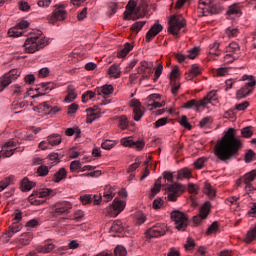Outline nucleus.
<instances>
[{"instance_id": "obj_64", "label": "nucleus", "mask_w": 256, "mask_h": 256, "mask_svg": "<svg viewBox=\"0 0 256 256\" xmlns=\"http://www.w3.org/2000/svg\"><path fill=\"white\" fill-rule=\"evenodd\" d=\"M185 251H193V238L188 237L186 243L184 244Z\"/></svg>"}, {"instance_id": "obj_16", "label": "nucleus", "mask_w": 256, "mask_h": 256, "mask_svg": "<svg viewBox=\"0 0 256 256\" xmlns=\"http://www.w3.org/2000/svg\"><path fill=\"white\" fill-rule=\"evenodd\" d=\"M256 179V170H252L251 172L247 173L244 175L243 178H241L242 183H244L245 186V191L249 193V191H253V181Z\"/></svg>"}, {"instance_id": "obj_32", "label": "nucleus", "mask_w": 256, "mask_h": 256, "mask_svg": "<svg viewBox=\"0 0 256 256\" xmlns=\"http://www.w3.org/2000/svg\"><path fill=\"white\" fill-rule=\"evenodd\" d=\"M112 233H123L125 231V228L123 227V222L120 220H116L113 222L111 226Z\"/></svg>"}, {"instance_id": "obj_19", "label": "nucleus", "mask_w": 256, "mask_h": 256, "mask_svg": "<svg viewBox=\"0 0 256 256\" xmlns=\"http://www.w3.org/2000/svg\"><path fill=\"white\" fill-rule=\"evenodd\" d=\"M163 31V26L161 24H154L149 31L146 33V41L147 43H150V41H153L154 37H157L159 33Z\"/></svg>"}, {"instance_id": "obj_53", "label": "nucleus", "mask_w": 256, "mask_h": 256, "mask_svg": "<svg viewBox=\"0 0 256 256\" xmlns=\"http://www.w3.org/2000/svg\"><path fill=\"white\" fill-rule=\"evenodd\" d=\"M118 119L120 129L125 130L129 127V119H127V116H120Z\"/></svg>"}, {"instance_id": "obj_11", "label": "nucleus", "mask_w": 256, "mask_h": 256, "mask_svg": "<svg viewBox=\"0 0 256 256\" xmlns=\"http://www.w3.org/2000/svg\"><path fill=\"white\" fill-rule=\"evenodd\" d=\"M183 27H185V19L181 16H172L169 20L168 33L177 37Z\"/></svg>"}, {"instance_id": "obj_29", "label": "nucleus", "mask_w": 256, "mask_h": 256, "mask_svg": "<svg viewBox=\"0 0 256 256\" xmlns=\"http://www.w3.org/2000/svg\"><path fill=\"white\" fill-rule=\"evenodd\" d=\"M34 111H38V113H45V115H49L51 113V106H49L48 102H43L40 103L38 106H35Z\"/></svg>"}, {"instance_id": "obj_4", "label": "nucleus", "mask_w": 256, "mask_h": 256, "mask_svg": "<svg viewBox=\"0 0 256 256\" xmlns=\"http://www.w3.org/2000/svg\"><path fill=\"white\" fill-rule=\"evenodd\" d=\"M148 7L149 5L147 4V2H142L137 7V2H135V0H130L126 5L124 19L126 21H129L131 19L132 21H137V19H141V17H144L146 15Z\"/></svg>"}, {"instance_id": "obj_28", "label": "nucleus", "mask_w": 256, "mask_h": 256, "mask_svg": "<svg viewBox=\"0 0 256 256\" xmlns=\"http://www.w3.org/2000/svg\"><path fill=\"white\" fill-rule=\"evenodd\" d=\"M253 93V88H250L249 86H244L237 91L236 95L238 99H245V97H249L250 94Z\"/></svg>"}, {"instance_id": "obj_60", "label": "nucleus", "mask_w": 256, "mask_h": 256, "mask_svg": "<svg viewBox=\"0 0 256 256\" xmlns=\"http://www.w3.org/2000/svg\"><path fill=\"white\" fill-rule=\"evenodd\" d=\"M205 161H207V158H205V157L198 158L194 162L195 169H203V166L205 165Z\"/></svg>"}, {"instance_id": "obj_6", "label": "nucleus", "mask_w": 256, "mask_h": 256, "mask_svg": "<svg viewBox=\"0 0 256 256\" xmlns=\"http://www.w3.org/2000/svg\"><path fill=\"white\" fill-rule=\"evenodd\" d=\"M53 193V190L49 188H43L40 191H34L32 195L28 197L29 203L31 205H43L47 201V197Z\"/></svg>"}, {"instance_id": "obj_27", "label": "nucleus", "mask_w": 256, "mask_h": 256, "mask_svg": "<svg viewBox=\"0 0 256 256\" xmlns=\"http://www.w3.org/2000/svg\"><path fill=\"white\" fill-rule=\"evenodd\" d=\"M192 172L189 168L185 167L177 172V179L178 181H183V179H191Z\"/></svg>"}, {"instance_id": "obj_2", "label": "nucleus", "mask_w": 256, "mask_h": 256, "mask_svg": "<svg viewBox=\"0 0 256 256\" xmlns=\"http://www.w3.org/2000/svg\"><path fill=\"white\" fill-rule=\"evenodd\" d=\"M163 181H168V183H172L168 185L165 188L166 191V199L169 201H172V203H175L177 201V198L181 196V193H183V186L178 183H173V174L171 172H164L163 178H158L154 184V187L151 189V196L155 197L159 191H161V183Z\"/></svg>"}, {"instance_id": "obj_40", "label": "nucleus", "mask_w": 256, "mask_h": 256, "mask_svg": "<svg viewBox=\"0 0 256 256\" xmlns=\"http://www.w3.org/2000/svg\"><path fill=\"white\" fill-rule=\"evenodd\" d=\"M243 81H247L245 83L246 87H249L250 89H253V87L256 85V80L254 76L244 75L242 77Z\"/></svg>"}, {"instance_id": "obj_15", "label": "nucleus", "mask_w": 256, "mask_h": 256, "mask_svg": "<svg viewBox=\"0 0 256 256\" xmlns=\"http://www.w3.org/2000/svg\"><path fill=\"white\" fill-rule=\"evenodd\" d=\"M120 143L124 147H132L133 149H137V151H141V149L145 147V142L143 140L133 141L132 137L122 138Z\"/></svg>"}, {"instance_id": "obj_13", "label": "nucleus", "mask_w": 256, "mask_h": 256, "mask_svg": "<svg viewBox=\"0 0 256 256\" xmlns=\"http://www.w3.org/2000/svg\"><path fill=\"white\" fill-rule=\"evenodd\" d=\"M165 233H167V225L163 223H158L148 229L146 235L147 237H149V239H151L153 237H163Z\"/></svg>"}, {"instance_id": "obj_57", "label": "nucleus", "mask_w": 256, "mask_h": 256, "mask_svg": "<svg viewBox=\"0 0 256 256\" xmlns=\"http://www.w3.org/2000/svg\"><path fill=\"white\" fill-rule=\"evenodd\" d=\"M114 254L115 256H127V249L123 246H117L114 249Z\"/></svg>"}, {"instance_id": "obj_45", "label": "nucleus", "mask_w": 256, "mask_h": 256, "mask_svg": "<svg viewBox=\"0 0 256 256\" xmlns=\"http://www.w3.org/2000/svg\"><path fill=\"white\" fill-rule=\"evenodd\" d=\"M179 123L182 127H184L185 129H188V131H191V129H193V126L191 125V123H189V120L185 115H182L180 117Z\"/></svg>"}, {"instance_id": "obj_31", "label": "nucleus", "mask_w": 256, "mask_h": 256, "mask_svg": "<svg viewBox=\"0 0 256 256\" xmlns=\"http://www.w3.org/2000/svg\"><path fill=\"white\" fill-rule=\"evenodd\" d=\"M175 58L177 59V61H179V63H187L189 61V59H193V49H190L189 54H187V55L176 54Z\"/></svg>"}, {"instance_id": "obj_55", "label": "nucleus", "mask_w": 256, "mask_h": 256, "mask_svg": "<svg viewBox=\"0 0 256 256\" xmlns=\"http://www.w3.org/2000/svg\"><path fill=\"white\" fill-rule=\"evenodd\" d=\"M44 93H49V91H53V83L47 82V83H42L40 84V88Z\"/></svg>"}, {"instance_id": "obj_35", "label": "nucleus", "mask_w": 256, "mask_h": 256, "mask_svg": "<svg viewBox=\"0 0 256 256\" xmlns=\"http://www.w3.org/2000/svg\"><path fill=\"white\" fill-rule=\"evenodd\" d=\"M220 224L217 221H214L207 229L206 235H213V233H219L221 229L219 228Z\"/></svg>"}, {"instance_id": "obj_47", "label": "nucleus", "mask_w": 256, "mask_h": 256, "mask_svg": "<svg viewBox=\"0 0 256 256\" xmlns=\"http://www.w3.org/2000/svg\"><path fill=\"white\" fill-rule=\"evenodd\" d=\"M226 51L228 53H239L240 51V47L239 44L237 42H231L227 47H226Z\"/></svg>"}, {"instance_id": "obj_44", "label": "nucleus", "mask_w": 256, "mask_h": 256, "mask_svg": "<svg viewBox=\"0 0 256 256\" xmlns=\"http://www.w3.org/2000/svg\"><path fill=\"white\" fill-rule=\"evenodd\" d=\"M145 21H138L135 22L132 26H131V31L133 33H135V35H137V33H139V31H141L143 29V27H145Z\"/></svg>"}, {"instance_id": "obj_63", "label": "nucleus", "mask_w": 256, "mask_h": 256, "mask_svg": "<svg viewBox=\"0 0 256 256\" xmlns=\"http://www.w3.org/2000/svg\"><path fill=\"white\" fill-rule=\"evenodd\" d=\"M102 149H105L106 151H111L113 147H115V143H113L111 140H106L102 142L101 144Z\"/></svg>"}, {"instance_id": "obj_50", "label": "nucleus", "mask_w": 256, "mask_h": 256, "mask_svg": "<svg viewBox=\"0 0 256 256\" xmlns=\"http://www.w3.org/2000/svg\"><path fill=\"white\" fill-rule=\"evenodd\" d=\"M48 165H57L59 163V154L52 153L47 158Z\"/></svg>"}, {"instance_id": "obj_21", "label": "nucleus", "mask_w": 256, "mask_h": 256, "mask_svg": "<svg viewBox=\"0 0 256 256\" xmlns=\"http://www.w3.org/2000/svg\"><path fill=\"white\" fill-rule=\"evenodd\" d=\"M31 241H33V233L32 232H25L17 238L19 247H27V245H29V243H31Z\"/></svg>"}, {"instance_id": "obj_25", "label": "nucleus", "mask_w": 256, "mask_h": 256, "mask_svg": "<svg viewBox=\"0 0 256 256\" xmlns=\"http://www.w3.org/2000/svg\"><path fill=\"white\" fill-rule=\"evenodd\" d=\"M113 197H115V189L110 185L105 186L103 193L104 203H109V201L113 200Z\"/></svg>"}, {"instance_id": "obj_8", "label": "nucleus", "mask_w": 256, "mask_h": 256, "mask_svg": "<svg viewBox=\"0 0 256 256\" xmlns=\"http://www.w3.org/2000/svg\"><path fill=\"white\" fill-rule=\"evenodd\" d=\"M20 76L21 70L18 69H12L8 73L4 74L0 78V93H3L6 87H9V85L12 84L13 81H17V79H19Z\"/></svg>"}, {"instance_id": "obj_61", "label": "nucleus", "mask_w": 256, "mask_h": 256, "mask_svg": "<svg viewBox=\"0 0 256 256\" xmlns=\"http://www.w3.org/2000/svg\"><path fill=\"white\" fill-rule=\"evenodd\" d=\"M255 159V152L253 150H248L245 154V163H252Z\"/></svg>"}, {"instance_id": "obj_54", "label": "nucleus", "mask_w": 256, "mask_h": 256, "mask_svg": "<svg viewBox=\"0 0 256 256\" xmlns=\"http://www.w3.org/2000/svg\"><path fill=\"white\" fill-rule=\"evenodd\" d=\"M81 171V162L78 160H74L70 163V171L75 173V171Z\"/></svg>"}, {"instance_id": "obj_43", "label": "nucleus", "mask_w": 256, "mask_h": 256, "mask_svg": "<svg viewBox=\"0 0 256 256\" xmlns=\"http://www.w3.org/2000/svg\"><path fill=\"white\" fill-rule=\"evenodd\" d=\"M8 35L9 37H21L23 35V31L20 27L15 26L8 31Z\"/></svg>"}, {"instance_id": "obj_51", "label": "nucleus", "mask_w": 256, "mask_h": 256, "mask_svg": "<svg viewBox=\"0 0 256 256\" xmlns=\"http://www.w3.org/2000/svg\"><path fill=\"white\" fill-rule=\"evenodd\" d=\"M95 97H97V90H95V92L87 91L82 95V103H85L86 101H89V99H93Z\"/></svg>"}, {"instance_id": "obj_22", "label": "nucleus", "mask_w": 256, "mask_h": 256, "mask_svg": "<svg viewBox=\"0 0 256 256\" xmlns=\"http://www.w3.org/2000/svg\"><path fill=\"white\" fill-rule=\"evenodd\" d=\"M123 209H125V201L115 198L112 207L108 208V211H114V217H117V215H119Z\"/></svg>"}, {"instance_id": "obj_36", "label": "nucleus", "mask_w": 256, "mask_h": 256, "mask_svg": "<svg viewBox=\"0 0 256 256\" xmlns=\"http://www.w3.org/2000/svg\"><path fill=\"white\" fill-rule=\"evenodd\" d=\"M227 15H241V6L239 4H233L228 8Z\"/></svg>"}, {"instance_id": "obj_38", "label": "nucleus", "mask_w": 256, "mask_h": 256, "mask_svg": "<svg viewBox=\"0 0 256 256\" xmlns=\"http://www.w3.org/2000/svg\"><path fill=\"white\" fill-rule=\"evenodd\" d=\"M22 191H31L32 187H35V183L32 181H29V178H24L22 180Z\"/></svg>"}, {"instance_id": "obj_52", "label": "nucleus", "mask_w": 256, "mask_h": 256, "mask_svg": "<svg viewBox=\"0 0 256 256\" xmlns=\"http://www.w3.org/2000/svg\"><path fill=\"white\" fill-rule=\"evenodd\" d=\"M15 151H17V148H5V146H3L0 153L2 157H11Z\"/></svg>"}, {"instance_id": "obj_59", "label": "nucleus", "mask_w": 256, "mask_h": 256, "mask_svg": "<svg viewBox=\"0 0 256 256\" xmlns=\"http://www.w3.org/2000/svg\"><path fill=\"white\" fill-rule=\"evenodd\" d=\"M226 35L230 39L233 38V37H237V35H239V29H237V28H227L226 29Z\"/></svg>"}, {"instance_id": "obj_33", "label": "nucleus", "mask_w": 256, "mask_h": 256, "mask_svg": "<svg viewBox=\"0 0 256 256\" xmlns=\"http://www.w3.org/2000/svg\"><path fill=\"white\" fill-rule=\"evenodd\" d=\"M108 73L111 77H114V79H119V77H121V68L117 65H112L110 66Z\"/></svg>"}, {"instance_id": "obj_48", "label": "nucleus", "mask_w": 256, "mask_h": 256, "mask_svg": "<svg viewBox=\"0 0 256 256\" xmlns=\"http://www.w3.org/2000/svg\"><path fill=\"white\" fill-rule=\"evenodd\" d=\"M241 135H242V137H245L246 139L253 137V127L248 126V127L242 128Z\"/></svg>"}, {"instance_id": "obj_7", "label": "nucleus", "mask_w": 256, "mask_h": 256, "mask_svg": "<svg viewBox=\"0 0 256 256\" xmlns=\"http://www.w3.org/2000/svg\"><path fill=\"white\" fill-rule=\"evenodd\" d=\"M211 213V202L207 201L200 207L199 214L193 217V227H201Z\"/></svg>"}, {"instance_id": "obj_17", "label": "nucleus", "mask_w": 256, "mask_h": 256, "mask_svg": "<svg viewBox=\"0 0 256 256\" xmlns=\"http://www.w3.org/2000/svg\"><path fill=\"white\" fill-rule=\"evenodd\" d=\"M130 107L133 108L134 121H141V118L144 115L143 109H141V102L137 99H132Z\"/></svg>"}, {"instance_id": "obj_10", "label": "nucleus", "mask_w": 256, "mask_h": 256, "mask_svg": "<svg viewBox=\"0 0 256 256\" xmlns=\"http://www.w3.org/2000/svg\"><path fill=\"white\" fill-rule=\"evenodd\" d=\"M217 101V91H210L202 100H193V107L197 113H201L209 103Z\"/></svg>"}, {"instance_id": "obj_56", "label": "nucleus", "mask_w": 256, "mask_h": 256, "mask_svg": "<svg viewBox=\"0 0 256 256\" xmlns=\"http://www.w3.org/2000/svg\"><path fill=\"white\" fill-rule=\"evenodd\" d=\"M10 89H11L13 95H17V97H19L21 95V93H23V88L19 84L12 85L10 87Z\"/></svg>"}, {"instance_id": "obj_12", "label": "nucleus", "mask_w": 256, "mask_h": 256, "mask_svg": "<svg viewBox=\"0 0 256 256\" xmlns=\"http://www.w3.org/2000/svg\"><path fill=\"white\" fill-rule=\"evenodd\" d=\"M65 19H67V11H65V5L56 4L54 6L52 15L49 18V23H52V25H55L57 21H65Z\"/></svg>"}, {"instance_id": "obj_23", "label": "nucleus", "mask_w": 256, "mask_h": 256, "mask_svg": "<svg viewBox=\"0 0 256 256\" xmlns=\"http://www.w3.org/2000/svg\"><path fill=\"white\" fill-rule=\"evenodd\" d=\"M55 249V244L51 243L50 240H46L43 245L36 247L37 253H51Z\"/></svg>"}, {"instance_id": "obj_41", "label": "nucleus", "mask_w": 256, "mask_h": 256, "mask_svg": "<svg viewBox=\"0 0 256 256\" xmlns=\"http://www.w3.org/2000/svg\"><path fill=\"white\" fill-rule=\"evenodd\" d=\"M160 96L157 94H152L148 96L149 101H153L150 105L152 106V109H159L160 107H163V105L160 102H156L155 99H159Z\"/></svg>"}, {"instance_id": "obj_18", "label": "nucleus", "mask_w": 256, "mask_h": 256, "mask_svg": "<svg viewBox=\"0 0 256 256\" xmlns=\"http://www.w3.org/2000/svg\"><path fill=\"white\" fill-rule=\"evenodd\" d=\"M87 120L86 123H93L95 119H99L101 117V108L99 106H93L86 109Z\"/></svg>"}, {"instance_id": "obj_30", "label": "nucleus", "mask_w": 256, "mask_h": 256, "mask_svg": "<svg viewBox=\"0 0 256 256\" xmlns=\"http://www.w3.org/2000/svg\"><path fill=\"white\" fill-rule=\"evenodd\" d=\"M67 177V170L65 168H60L53 176V181L59 183Z\"/></svg>"}, {"instance_id": "obj_37", "label": "nucleus", "mask_w": 256, "mask_h": 256, "mask_svg": "<svg viewBox=\"0 0 256 256\" xmlns=\"http://www.w3.org/2000/svg\"><path fill=\"white\" fill-rule=\"evenodd\" d=\"M204 193L209 197V199H213L216 195L215 189H213L209 183L204 184Z\"/></svg>"}, {"instance_id": "obj_39", "label": "nucleus", "mask_w": 256, "mask_h": 256, "mask_svg": "<svg viewBox=\"0 0 256 256\" xmlns=\"http://www.w3.org/2000/svg\"><path fill=\"white\" fill-rule=\"evenodd\" d=\"M133 50V45H131L130 43H126L124 45V48L118 52V57H127V55H129V52H131Z\"/></svg>"}, {"instance_id": "obj_34", "label": "nucleus", "mask_w": 256, "mask_h": 256, "mask_svg": "<svg viewBox=\"0 0 256 256\" xmlns=\"http://www.w3.org/2000/svg\"><path fill=\"white\" fill-rule=\"evenodd\" d=\"M47 141L49 145L55 146L61 144V135L59 134H52L47 137Z\"/></svg>"}, {"instance_id": "obj_5", "label": "nucleus", "mask_w": 256, "mask_h": 256, "mask_svg": "<svg viewBox=\"0 0 256 256\" xmlns=\"http://www.w3.org/2000/svg\"><path fill=\"white\" fill-rule=\"evenodd\" d=\"M73 204L69 201H60L51 206V214L53 217H65L71 213Z\"/></svg>"}, {"instance_id": "obj_62", "label": "nucleus", "mask_w": 256, "mask_h": 256, "mask_svg": "<svg viewBox=\"0 0 256 256\" xmlns=\"http://www.w3.org/2000/svg\"><path fill=\"white\" fill-rule=\"evenodd\" d=\"M19 9L20 11L29 12L31 11V5L27 1H20L19 2Z\"/></svg>"}, {"instance_id": "obj_46", "label": "nucleus", "mask_w": 256, "mask_h": 256, "mask_svg": "<svg viewBox=\"0 0 256 256\" xmlns=\"http://www.w3.org/2000/svg\"><path fill=\"white\" fill-rule=\"evenodd\" d=\"M74 134H76V137H81V129L76 127V128H68L65 130V135H67V137H73Z\"/></svg>"}, {"instance_id": "obj_26", "label": "nucleus", "mask_w": 256, "mask_h": 256, "mask_svg": "<svg viewBox=\"0 0 256 256\" xmlns=\"http://www.w3.org/2000/svg\"><path fill=\"white\" fill-rule=\"evenodd\" d=\"M67 96L65 97L66 103H73L77 99V92H75V86L68 85Z\"/></svg>"}, {"instance_id": "obj_49", "label": "nucleus", "mask_w": 256, "mask_h": 256, "mask_svg": "<svg viewBox=\"0 0 256 256\" xmlns=\"http://www.w3.org/2000/svg\"><path fill=\"white\" fill-rule=\"evenodd\" d=\"M256 239V226L250 229L246 235V243H252Z\"/></svg>"}, {"instance_id": "obj_3", "label": "nucleus", "mask_w": 256, "mask_h": 256, "mask_svg": "<svg viewBox=\"0 0 256 256\" xmlns=\"http://www.w3.org/2000/svg\"><path fill=\"white\" fill-rule=\"evenodd\" d=\"M45 45H47V39H45L41 30H37L29 35L25 40L23 47L26 53H36V51L43 49Z\"/></svg>"}, {"instance_id": "obj_24", "label": "nucleus", "mask_w": 256, "mask_h": 256, "mask_svg": "<svg viewBox=\"0 0 256 256\" xmlns=\"http://www.w3.org/2000/svg\"><path fill=\"white\" fill-rule=\"evenodd\" d=\"M96 93H97L98 97H101V95H103L104 99H106L107 96H109L113 93V85L106 84V85L102 86L101 88H97Z\"/></svg>"}, {"instance_id": "obj_42", "label": "nucleus", "mask_w": 256, "mask_h": 256, "mask_svg": "<svg viewBox=\"0 0 256 256\" xmlns=\"http://www.w3.org/2000/svg\"><path fill=\"white\" fill-rule=\"evenodd\" d=\"M36 173H37L38 177H47L49 175V167H47L45 164L40 165L37 168Z\"/></svg>"}, {"instance_id": "obj_20", "label": "nucleus", "mask_w": 256, "mask_h": 256, "mask_svg": "<svg viewBox=\"0 0 256 256\" xmlns=\"http://www.w3.org/2000/svg\"><path fill=\"white\" fill-rule=\"evenodd\" d=\"M221 13V6L215 3H211L208 7L202 8V14L207 17V15H218Z\"/></svg>"}, {"instance_id": "obj_58", "label": "nucleus", "mask_w": 256, "mask_h": 256, "mask_svg": "<svg viewBox=\"0 0 256 256\" xmlns=\"http://www.w3.org/2000/svg\"><path fill=\"white\" fill-rule=\"evenodd\" d=\"M220 44L218 42H215L210 45V54L211 55H219L220 51L219 50Z\"/></svg>"}, {"instance_id": "obj_9", "label": "nucleus", "mask_w": 256, "mask_h": 256, "mask_svg": "<svg viewBox=\"0 0 256 256\" xmlns=\"http://www.w3.org/2000/svg\"><path fill=\"white\" fill-rule=\"evenodd\" d=\"M171 219L174 221L175 227L178 231H185L187 229V225H189L187 215L179 210L171 212Z\"/></svg>"}, {"instance_id": "obj_1", "label": "nucleus", "mask_w": 256, "mask_h": 256, "mask_svg": "<svg viewBox=\"0 0 256 256\" xmlns=\"http://www.w3.org/2000/svg\"><path fill=\"white\" fill-rule=\"evenodd\" d=\"M242 147L243 143L235 135V130L233 128H229L222 139L216 144L215 155L220 159V161L227 163L233 158H237L239 156V151H241Z\"/></svg>"}, {"instance_id": "obj_14", "label": "nucleus", "mask_w": 256, "mask_h": 256, "mask_svg": "<svg viewBox=\"0 0 256 256\" xmlns=\"http://www.w3.org/2000/svg\"><path fill=\"white\" fill-rule=\"evenodd\" d=\"M22 229H23V226L21 225V223L13 222L9 226V230L4 232L1 236L3 243H9V241H11V237H13V235H15V233H19V231H21Z\"/></svg>"}]
</instances>
